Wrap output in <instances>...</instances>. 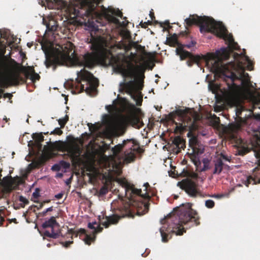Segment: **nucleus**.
<instances>
[{"mask_svg": "<svg viewBox=\"0 0 260 260\" xmlns=\"http://www.w3.org/2000/svg\"><path fill=\"white\" fill-rule=\"evenodd\" d=\"M42 47L45 54V63L46 67L49 68L53 66L54 70H55L56 65H63L68 62L91 68L100 62L104 64L112 66L115 72L121 74L124 78H132L135 75V66L128 57L123 53H118L116 55L113 54L117 50L125 47V45L122 42L111 45L106 40H100L92 45V52L80 56L75 53V46L70 42H67L59 46L58 48L52 50L44 49V46Z\"/></svg>", "mask_w": 260, "mask_h": 260, "instance_id": "f257e3e1", "label": "nucleus"}, {"mask_svg": "<svg viewBox=\"0 0 260 260\" xmlns=\"http://www.w3.org/2000/svg\"><path fill=\"white\" fill-rule=\"evenodd\" d=\"M185 28L194 24L200 26V31L210 32L215 34L218 37L228 41V48H221L215 53L209 54V58L211 60V71L216 76L223 79L227 85L224 89L225 93L229 96L235 95L239 88L238 85L234 83L237 80H241L245 69L242 62L231 61L224 64L223 61L228 60L233 50H240L238 44L235 42L233 36L228 34V31L222 22H217L213 18L207 17H199L197 15H190L185 19Z\"/></svg>", "mask_w": 260, "mask_h": 260, "instance_id": "f03ea898", "label": "nucleus"}, {"mask_svg": "<svg viewBox=\"0 0 260 260\" xmlns=\"http://www.w3.org/2000/svg\"><path fill=\"white\" fill-rule=\"evenodd\" d=\"M103 0H46L48 5H52L55 9L64 10L66 12H74L77 15L79 9L84 11L83 15L93 19L104 26L107 23H113L116 25L126 26L128 22L126 18L125 21L121 23L119 20L113 15L122 18V13L118 9L109 8L100 13L96 9V6Z\"/></svg>", "mask_w": 260, "mask_h": 260, "instance_id": "7ed1b4c3", "label": "nucleus"}, {"mask_svg": "<svg viewBox=\"0 0 260 260\" xmlns=\"http://www.w3.org/2000/svg\"><path fill=\"white\" fill-rule=\"evenodd\" d=\"M115 181L124 189L125 196L128 199V202L124 203L120 201L112 203L111 208L114 214L110 216H106L101 221V224L106 228L111 224H117L121 218L134 217L133 208L136 209L137 213L139 215L145 214L149 210L148 203L135 199V195L140 194L141 189L135 188L133 184H130L124 179L117 178Z\"/></svg>", "mask_w": 260, "mask_h": 260, "instance_id": "20e7f679", "label": "nucleus"}, {"mask_svg": "<svg viewBox=\"0 0 260 260\" xmlns=\"http://www.w3.org/2000/svg\"><path fill=\"white\" fill-rule=\"evenodd\" d=\"M193 221L196 225L200 224L198 213L191 209L189 204L182 205L175 209V213L161 219L164 225L160 228L162 241L167 242L169 240L168 233H175L177 235H182L185 230L183 224L189 221Z\"/></svg>", "mask_w": 260, "mask_h": 260, "instance_id": "39448f33", "label": "nucleus"}, {"mask_svg": "<svg viewBox=\"0 0 260 260\" xmlns=\"http://www.w3.org/2000/svg\"><path fill=\"white\" fill-rule=\"evenodd\" d=\"M77 76L78 78L76 80L79 87V92L85 91L90 96L95 94L99 85V80L84 69L78 72Z\"/></svg>", "mask_w": 260, "mask_h": 260, "instance_id": "423d86ee", "label": "nucleus"}, {"mask_svg": "<svg viewBox=\"0 0 260 260\" xmlns=\"http://www.w3.org/2000/svg\"><path fill=\"white\" fill-rule=\"evenodd\" d=\"M138 149V147L134 139H127L124 140L122 144L115 145L111 150L115 157H118L120 153L123 151L121 157L125 161L129 163L135 160Z\"/></svg>", "mask_w": 260, "mask_h": 260, "instance_id": "0eeeda50", "label": "nucleus"}, {"mask_svg": "<svg viewBox=\"0 0 260 260\" xmlns=\"http://www.w3.org/2000/svg\"><path fill=\"white\" fill-rule=\"evenodd\" d=\"M175 114L178 116L181 123H178L173 120V122L176 125L174 129L175 134H182L186 131H188L187 136L191 139L192 138H197L193 133V130L196 128L194 121L192 118L187 115L185 110L179 109L175 111Z\"/></svg>", "mask_w": 260, "mask_h": 260, "instance_id": "6e6552de", "label": "nucleus"}, {"mask_svg": "<svg viewBox=\"0 0 260 260\" xmlns=\"http://www.w3.org/2000/svg\"><path fill=\"white\" fill-rule=\"evenodd\" d=\"M143 125V122L140 121L139 117L135 113L122 115L117 121V126L121 135L125 133L127 127L129 125L136 128H140Z\"/></svg>", "mask_w": 260, "mask_h": 260, "instance_id": "1a4fd4ad", "label": "nucleus"}, {"mask_svg": "<svg viewBox=\"0 0 260 260\" xmlns=\"http://www.w3.org/2000/svg\"><path fill=\"white\" fill-rule=\"evenodd\" d=\"M20 184V179L18 177H12L11 176L4 177L1 185V198L7 199L13 190L16 189Z\"/></svg>", "mask_w": 260, "mask_h": 260, "instance_id": "9d476101", "label": "nucleus"}, {"mask_svg": "<svg viewBox=\"0 0 260 260\" xmlns=\"http://www.w3.org/2000/svg\"><path fill=\"white\" fill-rule=\"evenodd\" d=\"M56 225H58L55 217L52 216L48 220H46L42 224L43 230L42 232V235L45 237H49L53 239H57L60 236L63 237L62 230L55 232L54 228Z\"/></svg>", "mask_w": 260, "mask_h": 260, "instance_id": "9b49d317", "label": "nucleus"}, {"mask_svg": "<svg viewBox=\"0 0 260 260\" xmlns=\"http://www.w3.org/2000/svg\"><path fill=\"white\" fill-rule=\"evenodd\" d=\"M20 82H25L26 80L20 76L19 72L15 71L9 74H2L0 76V85L7 88L9 86L17 85Z\"/></svg>", "mask_w": 260, "mask_h": 260, "instance_id": "f8f14e48", "label": "nucleus"}, {"mask_svg": "<svg viewBox=\"0 0 260 260\" xmlns=\"http://www.w3.org/2000/svg\"><path fill=\"white\" fill-rule=\"evenodd\" d=\"M254 155L257 159V167L253 169L252 174L248 176L243 182L247 187L251 184H256L260 183V151H255Z\"/></svg>", "mask_w": 260, "mask_h": 260, "instance_id": "ddd939ff", "label": "nucleus"}, {"mask_svg": "<svg viewBox=\"0 0 260 260\" xmlns=\"http://www.w3.org/2000/svg\"><path fill=\"white\" fill-rule=\"evenodd\" d=\"M84 235H85V236L84 239L85 244L88 245H90L91 242L94 240L95 237H91L90 235L86 234V230L84 229H80L78 231H75L73 229H69L68 227H67V232L65 235L63 234V236L62 237L66 239L71 238V239H73V236L77 237L79 236L81 238V236Z\"/></svg>", "mask_w": 260, "mask_h": 260, "instance_id": "4468645a", "label": "nucleus"}, {"mask_svg": "<svg viewBox=\"0 0 260 260\" xmlns=\"http://www.w3.org/2000/svg\"><path fill=\"white\" fill-rule=\"evenodd\" d=\"M180 184V188L184 189L190 196L196 197L198 191L197 188V184L191 179H186L183 180Z\"/></svg>", "mask_w": 260, "mask_h": 260, "instance_id": "2eb2a0df", "label": "nucleus"}, {"mask_svg": "<svg viewBox=\"0 0 260 260\" xmlns=\"http://www.w3.org/2000/svg\"><path fill=\"white\" fill-rule=\"evenodd\" d=\"M67 152L71 159L73 165L76 166L80 161L79 155L81 153L80 147L76 145L70 146L67 149Z\"/></svg>", "mask_w": 260, "mask_h": 260, "instance_id": "dca6fc26", "label": "nucleus"}, {"mask_svg": "<svg viewBox=\"0 0 260 260\" xmlns=\"http://www.w3.org/2000/svg\"><path fill=\"white\" fill-rule=\"evenodd\" d=\"M189 146L191 148L192 153L195 156L196 155L202 154L204 151L203 144L198 140V138H192L189 140Z\"/></svg>", "mask_w": 260, "mask_h": 260, "instance_id": "f3484780", "label": "nucleus"}, {"mask_svg": "<svg viewBox=\"0 0 260 260\" xmlns=\"http://www.w3.org/2000/svg\"><path fill=\"white\" fill-rule=\"evenodd\" d=\"M47 19H43V23L46 25L47 30L51 32L56 31L58 27L57 21L51 17L47 18Z\"/></svg>", "mask_w": 260, "mask_h": 260, "instance_id": "a211bd4d", "label": "nucleus"}, {"mask_svg": "<svg viewBox=\"0 0 260 260\" xmlns=\"http://www.w3.org/2000/svg\"><path fill=\"white\" fill-rule=\"evenodd\" d=\"M120 92L125 91L129 94H132L135 88V82L133 81H129L127 82H122L120 84Z\"/></svg>", "mask_w": 260, "mask_h": 260, "instance_id": "6ab92c4d", "label": "nucleus"}, {"mask_svg": "<svg viewBox=\"0 0 260 260\" xmlns=\"http://www.w3.org/2000/svg\"><path fill=\"white\" fill-rule=\"evenodd\" d=\"M166 44L171 47L177 46V48H180L183 45L178 42V36L176 34L167 38Z\"/></svg>", "mask_w": 260, "mask_h": 260, "instance_id": "aec40b11", "label": "nucleus"}, {"mask_svg": "<svg viewBox=\"0 0 260 260\" xmlns=\"http://www.w3.org/2000/svg\"><path fill=\"white\" fill-rule=\"evenodd\" d=\"M214 169L213 172V174H220L224 167L225 166L221 158H218L214 161Z\"/></svg>", "mask_w": 260, "mask_h": 260, "instance_id": "412c9836", "label": "nucleus"}, {"mask_svg": "<svg viewBox=\"0 0 260 260\" xmlns=\"http://www.w3.org/2000/svg\"><path fill=\"white\" fill-rule=\"evenodd\" d=\"M184 46H182L179 48H177V54H179L180 56V58L181 60L185 59L187 58H194V55H192L189 52L183 50Z\"/></svg>", "mask_w": 260, "mask_h": 260, "instance_id": "4be33fe9", "label": "nucleus"}, {"mask_svg": "<svg viewBox=\"0 0 260 260\" xmlns=\"http://www.w3.org/2000/svg\"><path fill=\"white\" fill-rule=\"evenodd\" d=\"M243 120L240 118V120L234 123H232L230 125V128L233 132L236 133L240 131L242 128V125Z\"/></svg>", "mask_w": 260, "mask_h": 260, "instance_id": "5701e85b", "label": "nucleus"}, {"mask_svg": "<svg viewBox=\"0 0 260 260\" xmlns=\"http://www.w3.org/2000/svg\"><path fill=\"white\" fill-rule=\"evenodd\" d=\"M21 71L24 73L26 78H28L32 74L35 72L34 68L32 66L27 67L21 66Z\"/></svg>", "mask_w": 260, "mask_h": 260, "instance_id": "b1692460", "label": "nucleus"}, {"mask_svg": "<svg viewBox=\"0 0 260 260\" xmlns=\"http://www.w3.org/2000/svg\"><path fill=\"white\" fill-rule=\"evenodd\" d=\"M173 143L178 148L183 149L185 147V141L180 136L175 137L173 141Z\"/></svg>", "mask_w": 260, "mask_h": 260, "instance_id": "393cba45", "label": "nucleus"}, {"mask_svg": "<svg viewBox=\"0 0 260 260\" xmlns=\"http://www.w3.org/2000/svg\"><path fill=\"white\" fill-rule=\"evenodd\" d=\"M32 137L37 145H38L41 147L42 145L41 143V142H43L44 138L42 135V133L33 134Z\"/></svg>", "mask_w": 260, "mask_h": 260, "instance_id": "a878e982", "label": "nucleus"}, {"mask_svg": "<svg viewBox=\"0 0 260 260\" xmlns=\"http://www.w3.org/2000/svg\"><path fill=\"white\" fill-rule=\"evenodd\" d=\"M144 186H145V189H144L145 193H142V191H141L140 194L135 195V199H136V198L137 197H141V198H144V199H146V198H149V196L148 193L147 192V188L149 186V183H145L144 184Z\"/></svg>", "mask_w": 260, "mask_h": 260, "instance_id": "bb28decb", "label": "nucleus"}, {"mask_svg": "<svg viewBox=\"0 0 260 260\" xmlns=\"http://www.w3.org/2000/svg\"><path fill=\"white\" fill-rule=\"evenodd\" d=\"M69 120V116L66 114V116L62 118H59L57 120L60 126V128H64L65 125Z\"/></svg>", "mask_w": 260, "mask_h": 260, "instance_id": "cd10ccee", "label": "nucleus"}, {"mask_svg": "<svg viewBox=\"0 0 260 260\" xmlns=\"http://www.w3.org/2000/svg\"><path fill=\"white\" fill-rule=\"evenodd\" d=\"M194 58H190L187 61V64L189 67H191L194 63L197 64L200 61V58L199 56H194Z\"/></svg>", "mask_w": 260, "mask_h": 260, "instance_id": "c85d7f7f", "label": "nucleus"}, {"mask_svg": "<svg viewBox=\"0 0 260 260\" xmlns=\"http://www.w3.org/2000/svg\"><path fill=\"white\" fill-rule=\"evenodd\" d=\"M244 55L245 60L246 61H247L248 63V66H247L248 70L249 71L252 70L253 68V63L250 59V58H249V57L247 55H245V54H244Z\"/></svg>", "mask_w": 260, "mask_h": 260, "instance_id": "c756f323", "label": "nucleus"}, {"mask_svg": "<svg viewBox=\"0 0 260 260\" xmlns=\"http://www.w3.org/2000/svg\"><path fill=\"white\" fill-rule=\"evenodd\" d=\"M160 26L163 27V30H169L172 26L170 25V22L168 20L165 21L164 22L160 23Z\"/></svg>", "mask_w": 260, "mask_h": 260, "instance_id": "7c9ffc66", "label": "nucleus"}, {"mask_svg": "<svg viewBox=\"0 0 260 260\" xmlns=\"http://www.w3.org/2000/svg\"><path fill=\"white\" fill-rule=\"evenodd\" d=\"M19 200L22 203L20 204V206L22 208H24L25 205L29 204L28 200L22 196H20L19 198Z\"/></svg>", "mask_w": 260, "mask_h": 260, "instance_id": "2f4dec72", "label": "nucleus"}, {"mask_svg": "<svg viewBox=\"0 0 260 260\" xmlns=\"http://www.w3.org/2000/svg\"><path fill=\"white\" fill-rule=\"evenodd\" d=\"M215 206L214 201L212 200H207L205 201V206L208 208H213Z\"/></svg>", "mask_w": 260, "mask_h": 260, "instance_id": "473e14b6", "label": "nucleus"}, {"mask_svg": "<svg viewBox=\"0 0 260 260\" xmlns=\"http://www.w3.org/2000/svg\"><path fill=\"white\" fill-rule=\"evenodd\" d=\"M60 127H56L55 128L52 132L50 133L51 135H61L62 134L63 132L61 130Z\"/></svg>", "mask_w": 260, "mask_h": 260, "instance_id": "72a5a7b5", "label": "nucleus"}, {"mask_svg": "<svg viewBox=\"0 0 260 260\" xmlns=\"http://www.w3.org/2000/svg\"><path fill=\"white\" fill-rule=\"evenodd\" d=\"M204 167L202 171H205L209 169V161L208 159H204L203 160Z\"/></svg>", "mask_w": 260, "mask_h": 260, "instance_id": "f704fd0d", "label": "nucleus"}, {"mask_svg": "<svg viewBox=\"0 0 260 260\" xmlns=\"http://www.w3.org/2000/svg\"><path fill=\"white\" fill-rule=\"evenodd\" d=\"M43 203H41L39 207H37V206L35 205L29 207L28 210H31L33 212H35V208H37L38 210H40V209L43 208Z\"/></svg>", "mask_w": 260, "mask_h": 260, "instance_id": "c9c22d12", "label": "nucleus"}, {"mask_svg": "<svg viewBox=\"0 0 260 260\" xmlns=\"http://www.w3.org/2000/svg\"><path fill=\"white\" fill-rule=\"evenodd\" d=\"M32 81H35L36 80H39L40 78V76L36 73L35 72L32 74L29 77Z\"/></svg>", "mask_w": 260, "mask_h": 260, "instance_id": "e433bc0d", "label": "nucleus"}, {"mask_svg": "<svg viewBox=\"0 0 260 260\" xmlns=\"http://www.w3.org/2000/svg\"><path fill=\"white\" fill-rule=\"evenodd\" d=\"M40 189L38 188H36L35 191L32 193V197L34 198V199H38L39 197H40Z\"/></svg>", "mask_w": 260, "mask_h": 260, "instance_id": "4c0bfd02", "label": "nucleus"}, {"mask_svg": "<svg viewBox=\"0 0 260 260\" xmlns=\"http://www.w3.org/2000/svg\"><path fill=\"white\" fill-rule=\"evenodd\" d=\"M151 24V22L150 21H148L147 22H143L142 21L140 22V25L141 26L142 28H146L147 27L148 25H150Z\"/></svg>", "mask_w": 260, "mask_h": 260, "instance_id": "58836bf2", "label": "nucleus"}, {"mask_svg": "<svg viewBox=\"0 0 260 260\" xmlns=\"http://www.w3.org/2000/svg\"><path fill=\"white\" fill-rule=\"evenodd\" d=\"M196 44V42L194 41H191V42L188 44L183 45L184 47H186L187 48H190L191 47L194 46Z\"/></svg>", "mask_w": 260, "mask_h": 260, "instance_id": "ea45409f", "label": "nucleus"}, {"mask_svg": "<svg viewBox=\"0 0 260 260\" xmlns=\"http://www.w3.org/2000/svg\"><path fill=\"white\" fill-rule=\"evenodd\" d=\"M73 243V241H69L66 242H62L61 244L63 245V247L66 248H68L70 246V245Z\"/></svg>", "mask_w": 260, "mask_h": 260, "instance_id": "a19ab883", "label": "nucleus"}, {"mask_svg": "<svg viewBox=\"0 0 260 260\" xmlns=\"http://www.w3.org/2000/svg\"><path fill=\"white\" fill-rule=\"evenodd\" d=\"M108 192V190L105 187H102L100 190V194L101 195H104Z\"/></svg>", "mask_w": 260, "mask_h": 260, "instance_id": "79ce46f5", "label": "nucleus"}, {"mask_svg": "<svg viewBox=\"0 0 260 260\" xmlns=\"http://www.w3.org/2000/svg\"><path fill=\"white\" fill-rule=\"evenodd\" d=\"M246 55V51L245 49H243V52H242L241 54H238L237 53H235L234 54V58H236L238 56H241L244 57V55Z\"/></svg>", "mask_w": 260, "mask_h": 260, "instance_id": "37998d69", "label": "nucleus"}, {"mask_svg": "<svg viewBox=\"0 0 260 260\" xmlns=\"http://www.w3.org/2000/svg\"><path fill=\"white\" fill-rule=\"evenodd\" d=\"M61 164L63 166V167L65 169H68L70 167V164L69 162H66L65 161H61Z\"/></svg>", "mask_w": 260, "mask_h": 260, "instance_id": "c03bdc74", "label": "nucleus"}, {"mask_svg": "<svg viewBox=\"0 0 260 260\" xmlns=\"http://www.w3.org/2000/svg\"><path fill=\"white\" fill-rule=\"evenodd\" d=\"M103 228L100 225H98L97 228H95V230L93 231V234H96L100 233L102 231Z\"/></svg>", "mask_w": 260, "mask_h": 260, "instance_id": "a18cd8bd", "label": "nucleus"}, {"mask_svg": "<svg viewBox=\"0 0 260 260\" xmlns=\"http://www.w3.org/2000/svg\"><path fill=\"white\" fill-rule=\"evenodd\" d=\"M96 224H97L96 222H92V223L89 222L88 224V227L90 229L94 230V231L95 229V227L94 226V225H96Z\"/></svg>", "mask_w": 260, "mask_h": 260, "instance_id": "49530a36", "label": "nucleus"}, {"mask_svg": "<svg viewBox=\"0 0 260 260\" xmlns=\"http://www.w3.org/2000/svg\"><path fill=\"white\" fill-rule=\"evenodd\" d=\"M63 196V192L59 193L55 196V198L58 200L62 198Z\"/></svg>", "mask_w": 260, "mask_h": 260, "instance_id": "de8ad7c7", "label": "nucleus"}, {"mask_svg": "<svg viewBox=\"0 0 260 260\" xmlns=\"http://www.w3.org/2000/svg\"><path fill=\"white\" fill-rule=\"evenodd\" d=\"M211 197L219 199V198H221L223 197V195L220 194H214L211 196Z\"/></svg>", "mask_w": 260, "mask_h": 260, "instance_id": "09e8293b", "label": "nucleus"}, {"mask_svg": "<svg viewBox=\"0 0 260 260\" xmlns=\"http://www.w3.org/2000/svg\"><path fill=\"white\" fill-rule=\"evenodd\" d=\"M13 96L12 94L10 93H6L4 94V97L5 98H8L9 99H11L12 97Z\"/></svg>", "mask_w": 260, "mask_h": 260, "instance_id": "8fccbe9b", "label": "nucleus"}, {"mask_svg": "<svg viewBox=\"0 0 260 260\" xmlns=\"http://www.w3.org/2000/svg\"><path fill=\"white\" fill-rule=\"evenodd\" d=\"M47 213V211H46V210H45V211H43L42 212L39 213V216H40L42 217H44L46 215Z\"/></svg>", "mask_w": 260, "mask_h": 260, "instance_id": "3c124183", "label": "nucleus"}, {"mask_svg": "<svg viewBox=\"0 0 260 260\" xmlns=\"http://www.w3.org/2000/svg\"><path fill=\"white\" fill-rule=\"evenodd\" d=\"M52 169L53 170L58 171L59 169V167L58 165H55L52 167Z\"/></svg>", "mask_w": 260, "mask_h": 260, "instance_id": "603ef678", "label": "nucleus"}, {"mask_svg": "<svg viewBox=\"0 0 260 260\" xmlns=\"http://www.w3.org/2000/svg\"><path fill=\"white\" fill-rule=\"evenodd\" d=\"M188 34V31L185 30L184 31H182L180 32V35L183 36H186Z\"/></svg>", "mask_w": 260, "mask_h": 260, "instance_id": "864d4df0", "label": "nucleus"}, {"mask_svg": "<svg viewBox=\"0 0 260 260\" xmlns=\"http://www.w3.org/2000/svg\"><path fill=\"white\" fill-rule=\"evenodd\" d=\"M46 211L48 212H51V211H52L53 210V206H51L47 209H46Z\"/></svg>", "mask_w": 260, "mask_h": 260, "instance_id": "5fc2aeb1", "label": "nucleus"}, {"mask_svg": "<svg viewBox=\"0 0 260 260\" xmlns=\"http://www.w3.org/2000/svg\"><path fill=\"white\" fill-rule=\"evenodd\" d=\"M150 17H151L152 20H153V18H155L154 14L153 12H150Z\"/></svg>", "mask_w": 260, "mask_h": 260, "instance_id": "6e6d98bb", "label": "nucleus"}, {"mask_svg": "<svg viewBox=\"0 0 260 260\" xmlns=\"http://www.w3.org/2000/svg\"><path fill=\"white\" fill-rule=\"evenodd\" d=\"M221 157H222L223 159H225L226 160H228V159L227 158L226 156H225L224 155L221 154Z\"/></svg>", "mask_w": 260, "mask_h": 260, "instance_id": "4d7b16f0", "label": "nucleus"}, {"mask_svg": "<svg viewBox=\"0 0 260 260\" xmlns=\"http://www.w3.org/2000/svg\"><path fill=\"white\" fill-rule=\"evenodd\" d=\"M50 202V200H45V201H44L42 203H43V205H44V204L45 203H48Z\"/></svg>", "mask_w": 260, "mask_h": 260, "instance_id": "13d9d810", "label": "nucleus"}, {"mask_svg": "<svg viewBox=\"0 0 260 260\" xmlns=\"http://www.w3.org/2000/svg\"><path fill=\"white\" fill-rule=\"evenodd\" d=\"M4 120H5L6 122H7L8 120H9V118H7L6 117L5 118H4Z\"/></svg>", "mask_w": 260, "mask_h": 260, "instance_id": "bf43d9fd", "label": "nucleus"}, {"mask_svg": "<svg viewBox=\"0 0 260 260\" xmlns=\"http://www.w3.org/2000/svg\"><path fill=\"white\" fill-rule=\"evenodd\" d=\"M57 176L59 177H61L62 176V174L61 173H59L57 175Z\"/></svg>", "mask_w": 260, "mask_h": 260, "instance_id": "052dcab7", "label": "nucleus"}, {"mask_svg": "<svg viewBox=\"0 0 260 260\" xmlns=\"http://www.w3.org/2000/svg\"><path fill=\"white\" fill-rule=\"evenodd\" d=\"M256 105L259 106L258 108L260 109V102L256 104Z\"/></svg>", "mask_w": 260, "mask_h": 260, "instance_id": "680f3d73", "label": "nucleus"}, {"mask_svg": "<svg viewBox=\"0 0 260 260\" xmlns=\"http://www.w3.org/2000/svg\"><path fill=\"white\" fill-rule=\"evenodd\" d=\"M137 47H138V48H142V46L140 45H137Z\"/></svg>", "mask_w": 260, "mask_h": 260, "instance_id": "e2e57ef3", "label": "nucleus"}, {"mask_svg": "<svg viewBox=\"0 0 260 260\" xmlns=\"http://www.w3.org/2000/svg\"><path fill=\"white\" fill-rule=\"evenodd\" d=\"M47 246H50V244H47Z\"/></svg>", "mask_w": 260, "mask_h": 260, "instance_id": "0e129e2a", "label": "nucleus"}]
</instances>
